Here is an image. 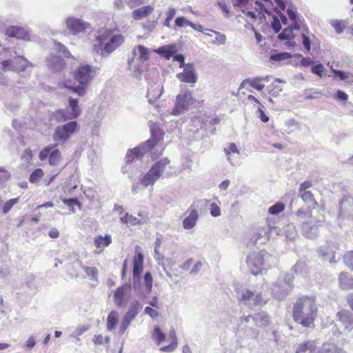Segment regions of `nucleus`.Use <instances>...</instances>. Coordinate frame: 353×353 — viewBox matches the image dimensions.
Segmentation results:
<instances>
[{
    "instance_id": "obj_39",
    "label": "nucleus",
    "mask_w": 353,
    "mask_h": 353,
    "mask_svg": "<svg viewBox=\"0 0 353 353\" xmlns=\"http://www.w3.org/2000/svg\"><path fill=\"white\" fill-rule=\"evenodd\" d=\"M288 17L292 21V25H293L294 29H300V20L297 17L296 9L292 7H290L287 10Z\"/></svg>"
},
{
    "instance_id": "obj_3",
    "label": "nucleus",
    "mask_w": 353,
    "mask_h": 353,
    "mask_svg": "<svg viewBox=\"0 0 353 353\" xmlns=\"http://www.w3.org/2000/svg\"><path fill=\"white\" fill-rule=\"evenodd\" d=\"M268 286L262 284L259 286L249 289H237L238 299L245 305L252 307L255 306H263L269 300V294L266 292Z\"/></svg>"
},
{
    "instance_id": "obj_2",
    "label": "nucleus",
    "mask_w": 353,
    "mask_h": 353,
    "mask_svg": "<svg viewBox=\"0 0 353 353\" xmlns=\"http://www.w3.org/2000/svg\"><path fill=\"white\" fill-rule=\"evenodd\" d=\"M98 68L88 64H81L74 71V79L79 85H71L70 81H64L60 85L72 90L79 96L86 93L87 88L97 74Z\"/></svg>"
},
{
    "instance_id": "obj_22",
    "label": "nucleus",
    "mask_w": 353,
    "mask_h": 353,
    "mask_svg": "<svg viewBox=\"0 0 353 353\" xmlns=\"http://www.w3.org/2000/svg\"><path fill=\"white\" fill-rule=\"evenodd\" d=\"M336 319L341 323L345 331H352L353 316L350 312L347 310H341L338 312L336 314Z\"/></svg>"
},
{
    "instance_id": "obj_49",
    "label": "nucleus",
    "mask_w": 353,
    "mask_h": 353,
    "mask_svg": "<svg viewBox=\"0 0 353 353\" xmlns=\"http://www.w3.org/2000/svg\"><path fill=\"white\" fill-rule=\"evenodd\" d=\"M225 155L234 154L236 157H240V152L236 144L232 143L223 149Z\"/></svg>"
},
{
    "instance_id": "obj_43",
    "label": "nucleus",
    "mask_w": 353,
    "mask_h": 353,
    "mask_svg": "<svg viewBox=\"0 0 353 353\" xmlns=\"http://www.w3.org/2000/svg\"><path fill=\"white\" fill-rule=\"evenodd\" d=\"M293 25H290L288 27L284 28L282 32L278 35L280 40H290L294 39V35L293 33L294 30Z\"/></svg>"
},
{
    "instance_id": "obj_37",
    "label": "nucleus",
    "mask_w": 353,
    "mask_h": 353,
    "mask_svg": "<svg viewBox=\"0 0 353 353\" xmlns=\"http://www.w3.org/2000/svg\"><path fill=\"white\" fill-rule=\"evenodd\" d=\"M348 23L349 22L347 19H332L330 21V26L334 29L335 32L338 34H340L343 32L344 29L347 27Z\"/></svg>"
},
{
    "instance_id": "obj_46",
    "label": "nucleus",
    "mask_w": 353,
    "mask_h": 353,
    "mask_svg": "<svg viewBox=\"0 0 353 353\" xmlns=\"http://www.w3.org/2000/svg\"><path fill=\"white\" fill-rule=\"evenodd\" d=\"M211 32L214 33L216 35L215 39L212 41V44L214 45H223L225 44L226 42V36L223 34H221L219 32L213 30H208Z\"/></svg>"
},
{
    "instance_id": "obj_29",
    "label": "nucleus",
    "mask_w": 353,
    "mask_h": 353,
    "mask_svg": "<svg viewBox=\"0 0 353 353\" xmlns=\"http://www.w3.org/2000/svg\"><path fill=\"white\" fill-rule=\"evenodd\" d=\"M163 92V87L161 85H154L148 88L147 97L148 102L154 103L155 100L159 99Z\"/></svg>"
},
{
    "instance_id": "obj_42",
    "label": "nucleus",
    "mask_w": 353,
    "mask_h": 353,
    "mask_svg": "<svg viewBox=\"0 0 353 353\" xmlns=\"http://www.w3.org/2000/svg\"><path fill=\"white\" fill-rule=\"evenodd\" d=\"M78 100L77 99H73L70 97L68 99V108L70 110V112L77 118L81 114V109L78 105Z\"/></svg>"
},
{
    "instance_id": "obj_16",
    "label": "nucleus",
    "mask_w": 353,
    "mask_h": 353,
    "mask_svg": "<svg viewBox=\"0 0 353 353\" xmlns=\"http://www.w3.org/2000/svg\"><path fill=\"white\" fill-rule=\"evenodd\" d=\"M132 285L125 283L117 289L114 294V301L117 306L125 305L131 296Z\"/></svg>"
},
{
    "instance_id": "obj_7",
    "label": "nucleus",
    "mask_w": 353,
    "mask_h": 353,
    "mask_svg": "<svg viewBox=\"0 0 353 353\" xmlns=\"http://www.w3.org/2000/svg\"><path fill=\"white\" fill-rule=\"evenodd\" d=\"M297 221L301 224V232L308 239H314L317 236L318 228L314 224L311 210L301 208L295 214Z\"/></svg>"
},
{
    "instance_id": "obj_19",
    "label": "nucleus",
    "mask_w": 353,
    "mask_h": 353,
    "mask_svg": "<svg viewBox=\"0 0 353 353\" xmlns=\"http://www.w3.org/2000/svg\"><path fill=\"white\" fill-rule=\"evenodd\" d=\"M338 246L336 244L326 243L319 248V253L324 260L327 261L330 263H335V252Z\"/></svg>"
},
{
    "instance_id": "obj_47",
    "label": "nucleus",
    "mask_w": 353,
    "mask_h": 353,
    "mask_svg": "<svg viewBox=\"0 0 353 353\" xmlns=\"http://www.w3.org/2000/svg\"><path fill=\"white\" fill-rule=\"evenodd\" d=\"M156 52L158 54L164 56L167 59H170L174 54L172 48L168 46L160 47L156 50Z\"/></svg>"
},
{
    "instance_id": "obj_40",
    "label": "nucleus",
    "mask_w": 353,
    "mask_h": 353,
    "mask_svg": "<svg viewBox=\"0 0 353 353\" xmlns=\"http://www.w3.org/2000/svg\"><path fill=\"white\" fill-rule=\"evenodd\" d=\"M118 312L116 311H112L109 314L107 318L106 328L108 331H112L116 327L118 323Z\"/></svg>"
},
{
    "instance_id": "obj_4",
    "label": "nucleus",
    "mask_w": 353,
    "mask_h": 353,
    "mask_svg": "<svg viewBox=\"0 0 353 353\" xmlns=\"http://www.w3.org/2000/svg\"><path fill=\"white\" fill-rule=\"evenodd\" d=\"M151 139L142 143L140 146L130 149L128 151L125 159L127 162H132L135 159L143 156L146 152L153 148L162 138L161 130L154 124H150Z\"/></svg>"
},
{
    "instance_id": "obj_31",
    "label": "nucleus",
    "mask_w": 353,
    "mask_h": 353,
    "mask_svg": "<svg viewBox=\"0 0 353 353\" xmlns=\"http://www.w3.org/2000/svg\"><path fill=\"white\" fill-rule=\"evenodd\" d=\"M331 70L334 74V75H333L334 79L336 80V79H337V78H339V79L340 81H344L346 83H353V73L350 72H343L341 70H335V69H333L332 67H331Z\"/></svg>"
},
{
    "instance_id": "obj_44",
    "label": "nucleus",
    "mask_w": 353,
    "mask_h": 353,
    "mask_svg": "<svg viewBox=\"0 0 353 353\" xmlns=\"http://www.w3.org/2000/svg\"><path fill=\"white\" fill-rule=\"evenodd\" d=\"M19 201V197L14 198L7 201L2 207V212L3 214H8L12 208L17 204Z\"/></svg>"
},
{
    "instance_id": "obj_13",
    "label": "nucleus",
    "mask_w": 353,
    "mask_h": 353,
    "mask_svg": "<svg viewBox=\"0 0 353 353\" xmlns=\"http://www.w3.org/2000/svg\"><path fill=\"white\" fill-rule=\"evenodd\" d=\"M77 125V121H70L62 125L57 126L53 134L54 141L65 143L74 133Z\"/></svg>"
},
{
    "instance_id": "obj_33",
    "label": "nucleus",
    "mask_w": 353,
    "mask_h": 353,
    "mask_svg": "<svg viewBox=\"0 0 353 353\" xmlns=\"http://www.w3.org/2000/svg\"><path fill=\"white\" fill-rule=\"evenodd\" d=\"M154 10L151 6H145L134 10L132 12V17L134 20H140L143 17L150 15Z\"/></svg>"
},
{
    "instance_id": "obj_14",
    "label": "nucleus",
    "mask_w": 353,
    "mask_h": 353,
    "mask_svg": "<svg viewBox=\"0 0 353 353\" xmlns=\"http://www.w3.org/2000/svg\"><path fill=\"white\" fill-rule=\"evenodd\" d=\"M142 307L143 305L137 300H134L130 303L128 310L125 314L119 327V334L120 335L124 334L131 322L137 316Z\"/></svg>"
},
{
    "instance_id": "obj_15",
    "label": "nucleus",
    "mask_w": 353,
    "mask_h": 353,
    "mask_svg": "<svg viewBox=\"0 0 353 353\" xmlns=\"http://www.w3.org/2000/svg\"><path fill=\"white\" fill-rule=\"evenodd\" d=\"M292 276L287 274L283 280L278 281L273 285L272 294L277 299H283L292 288Z\"/></svg>"
},
{
    "instance_id": "obj_45",
    "label": "nucleus",
    "mask_w": 353,
    "mask_h": 353,
    "mask_svg": "<svg viewBox=\"0 0 353 353\" xmlns=\"http://www.w3.org/2000/svg\"><path fill=\"white\" fill-rule=\"evenodd\" d=\"M97 43H94L92 46V52L97 54L106 57L108 56V53L104 50L105 49V43H100L98 41H96Z\"/></svg>"
},
{
    "instance_id": "obj_27",
    "label": "nucleus",
    "mask_w": 353,
    "mask_h": 353,
    "mask_svg": "<svg viewBox=\"0 0 353 353\" xmlns=\"http://www.w3.org/2000/svg\"><path fill=\"white\" fill-rule=\"evenodd\" d=\"M243 319L247 323H249L252 320L254 322L256 325L259 327L267 325L270 321L268 315L264 312H259L254 316H245Z\"/></svg>"
},
{
    "instance_id": "obj_1",
    "label": "nucleus",
    "mask_w": 353,
    "mask_h": 353,
    "mask_svg": "<svg viewBox=\"0 0 353 353\" xmlns=\"http://www.w3.org/2000/svg\"><path fill=\"white\" fill-rule=\"evenodd\" d=\"M318 314L315 296L299 297L293 307L294 320L305 327H312Z\"/></svg>"
},
{
    "instance_id": "obj_28",
    "label": "nucleus",
    "mask_w": 353,
    "mask_h": 353,
    "mask_svg": "<svg viewBox=\"0 0 353 353\" xmlns=\"http://www.w3.org/2000/svg\"><path fill=\"white\" fill-rule=\"evenodd\" d=\"M339 286L343 290L353 289V276L347 272H341L339 276Z\"/></svg>"
},
{
    "instance_id": "obj_20",
    "label": "nucleus",
    "mask_w": 353,
    "mask_h": 353,
    "mask_svg": "<svg viewBox=\"0 0 353 353\" xmlns=\"http://www.w3.org/2000/svg\"><path fill=\"white\" fill-rule=\"evenodd\" d=\"M143 255L139 252L133 259V285L134 288L137 283L139 282L141 274L143 272Z\"/></svg>"
},
{
    "instance_id": "obj_6",
    "label": "nucleus",
    "mask_w": 353,
    "mask_h": 353,
    "mask_svg": "<svg viewBox=\"0 0 353 353\" xmlns=\"http://www.w3.org/2000/svg\"><path fill=\"white\" fill-rule=\"evenodd\" d=\"M132 57L128 60L129 69L137 78H139L144 69L143 63L148 60L149 49L142 45L135 46L132 51Z\"/></svg>"
},
{
    "instance_id": "obj_12",
    "label": "nucleus",
    "mask_w": 353,
    "mask_h": 353,
    "mask_svg": "<svg viewBox=\"0 0 353 353\" xmlns=\"http://www.w3.org/2000/svg\"><path fill=\"white\" fill-rule=\"evenodd\" d=\"M28 64L29 62L28 60L21 56H17L14 59H10L1 61L0 63V84L3 83V80L2 79V72L24 71Z\"/></svg>"
},
{
    "instance_id": "obj_54",
    "label": "nucleus",
    "mask_w": 353,
    "mask_h": 353,
    "mask_svg": "<svg viewBox=\"0 0 353 353\" xmlns=\"http://www.w3.org/2000/svg\"><path fill=\"white\" fill-rule=\"evenodd\" d=\"M152 283L153 279L152 274L149 272H147L144 275V283L145 285V290L148 293H150L152 290Z\"/></svg>"
},
{
    "instance_id": "obj_11",
    "label": "nucleus",
    "mask_w": 353,
    "mask_h": 353,
    "mask_svg": "<svg viewBox=\"0 0 353 353\" xmlns=\"http://www.w3.org/2000/svg\"><path fill=\"white\" fill-rule=\"evenodd\" d=\"M281 232L280 228L274 225H271L268 219L267 223L259 227L252 234L251 240L259 244H264L270 236L279 235Z\"/></svg>"
},
{
    "instance_id": "obj_34",
    "label": "nucleus",
    "mask_w": 353,
    "mask_h": 353,
    "mask_svg": "<svg viewBox=\"0 0 353 353\" xmlns=\"http://www.w3.org/2000/svg\"><path fill=\"white\" fill-rule=\"evenodd\" d=\"M261 79L259 77L254 79H246L242 81L240 85L239 89L245 88L247 85H249L252 88L261 91L265 88V85L261 83Z\"/></svg>"
},
{
    "instance_id": "obj_53",
    "label": "nucleus",
    "mask_w": 353,
    "mask_h": 353,
    "mask_svg": "<svg viewBox=\"0 0 353 353\" xmlns=\"http://www.w3.org/2000/svg\"><path fill=\"white\" fill-rule=\"evenodd\" d=\"M43 176V172L41 169L37 168L34 170L30 176V181L32 183H37Z\"/></svg>"
},
{
    "instance_id": "obj_26",
    "label": "nucleus",
    "mask_w": 353,
    "mask_h": 353,
    "mask_svg": "<svg viewBox=\"0 0 353 353\" xmlns=\"http://www.w3.org/2000/svg\"><path fill=\"white\" fill-rule=\"evenodd\" d=\"M339 216L353 220V198H345L340 203Z\"/></svg>"
},
{
    "instance_id": "obj_63",
    "label": "nucleus",
    "mask_w": 353,
    "mask_h": 353,
    "mask_svg": "<svg viewBox=\"0 0 353 353\" xmlns=\"http://www.w3.org/2000/svg\"><path fill=\"white\" fill-rule=\"evenodd\" d=\"M210 214L214 217H217L221 215V209L218 204L213 202L210 204Z\"/></svg>"
},
{
    "instance_id": "obj_8",
    "label": "nucleus",
    "mask_w": 353,
    "mask_h": 353,
    "mask_svg": "<svg viewBox=\"0 0 353 353\" xmlns=\"http://www.w3.org/2000/svg\"><path fill=\"white\" fill-rule=\"evenodd\" d=\"M168 158H163L154 163L150 169L140 177V183L144 187L153 185L160 179L165 168L170 164Z\"/></svg>"
},
{
    "instance_id": "obj_57",
    "label": "nucleus",
    "mask_w": 353,
    "mask_h": 353,
    "mask_svg": "<svg viewBox=\"0 0 353 353\" xmlns=\"http://www.w3.org/2000/svg\"><path fill=\"white\" fill-rule=\"evenodd\" d=\"M152 338L158 344H160L165 339V335L159 327H155L152 334Z\"/></svg>"
},
{
    "instance_id": "obj_32",
    "label": "nucleus",
    "mask_w": 353,
    "mask_h": 353,
    "mask_svg": "<svg viewBox=\"0 0 353 353\" xmlns=\"http://www.w3.org/2000/svg\"><path fill=\"white\" fill-rule=\"evenodd\" d=\"M48 62V66L54 72L61 71L65 65L64 60L59 56H52Z\"/></svg>"
},
{
    "instance_id": "obj_55",
    "label": "nucleus",
    "mask_w": 353,
    "mask_h": 353,
    "mask_svg": "<svg viewBox=\"0 0 353 353\" xmlns=\"http://www.w3.org/2000/svg\"><path fill=\"white\" fill-rule=\"evenodd\" d=\"M63 203L67 205L70 208V210L72 213H74L75 210H74V205H78L80 208V203L77 199H62Z\"/></svg>"
},
{
    "instance_id": "obj_61",
    "label": "nucleus",
    "mask_w": 353,
    "mask_h": 353,
    "mask_svg": "<svg viewBox=\"0 0 353 353\" xmlns=\"http://www.w3.org/2000/svg\"><path fill=\"white\" fill-rule=\"evenodd\" d=\"M344 262L349 268L353 270V251L348 252L345 254Z\"/></svg>"
},
{
    "instance_id": "obj_17",
    "label": "nucleus",
    "mask_w": 353,
    "mask_h": 353,
    "mask_svg": "<svg viewBox=\"0 0 353 353\" xmlns=\"http://www.w3.org/2000/svg\"><path fill=\"white\" fill-rule=\"evenodd\" d=\"M66 28L74 34L83 32L90 28V24L81 19L70 17L65 19Z\"/></svg>"
},
{
    "instance_id": "obj_64",
    "label": "nucleus",
    "mask_w": 353,
    "mask_h": 353,
    "mask_svg": "<svg viewBox=\"0 0 353 353\" xmlns=\"http://www.w3.org/2000/svg\"><path fill=\"white\" fill-rule=\"evenodd\" d=\"M312 72L318 75L319 77H322L324 74V67L321 63H319L312 66Z\"/></svg>"
},
{
    "instance_id": "obj_5",
    "label": "nucleus",
    "mask_w": 353,
    "mask_h": 353,
    "mask_svg": "<svg viewBox=\"0 0 353 353\" xmlns=\"http://www.w3.org/2000/svg\"><path fill=\"white\" fill-rule=\"evenodd\" d=\"M273 261V257L264 250L254 251L249 254L246 263L252 274L258 275L266 270Z\"/></svg>"
},
{
    "instance_id": "obj_51",
    "label": "nucleus",
    "mask_w": 353,
    "mask_h": 353,
    "mask_svg": "<svg viewBox=\"0 0 353 353\" xmlns=\"http://www.w3.org/2000/svg\"><path fill=\"white\" fill-rule=\"evenodd\" d=\"M60 159V152L57 149L51 150L49 154V163L52 165H55L58 163Z\"/></svg>"
},
{
    "instance_id": "obj_56",
    "label": "nucleus",
    "mask_w": 353,
    "mask_h": 353,
    "mask_svg": "<svg viewBox=\"0 0 353 353\" xmlns=\"http://www.w3.org/2000/svg\"><path fill=\"white\" fill-rule=\"evenodd\" d=\"M292 270L296 273L303 275L306 273V265L303 261H298L292 268Z\"/></svg>"
},
{
    "instance_id": "obj_48",
    "label": "nucleus",
    "mask_w": 353,
    "mask_h": 353,
    "mask_svg": "<svg viewBox=\"0 0 353 353\" xmlns=\"http://www.w3.org/2000/svg\"><path fill=\"white\" fill-rule=\"evenodd\" d=\"M83 270L86 275L92 280H97L98 276V270L95 267L82 266Z\"/></svg>"
},
{
    "instance_id": "obj_58",
    "label": "nucleus",
    "mask_w": 353,
    "mask_h": 353,
    "mask_svg": "<svg viewBox=\"0 0 353 353\" xmlns=\"http://www.w3.org/2000/svg\"><path fill=\"white\" fill-rule=\"evenodd\" d=\"M176 346H177L176 337L174 332H173V340H172V343L169 345L162 347L160 350L162 352H171L176 348Z\"/></svg>"
},
{
    "instance_id": "obj_21",
    "label": "nucleus",
    "mask_w": 353,
    "mask_h": 353,
    "mask_svg": "<svg viewBox=\"0 0 353 353\" xmlns=\"http://www.w3.org/2000/svg\"><path fill=\"white\" fill-rule=\"evenodd\" d=\"M6 34L9 37H14L19 39L30 40V36L29 31L21 27L12 26L6 28Z\"/></svg>"
},
{
    "instance_id": "obj_23",
    "label": "nucleus",
    "mask_w": 353,
    "mask_h": 353,
    "mask_svg": "<svg viewBox=\"0 0 353 353\" xmlns=\"http://www.w3.org/2000/svg\"><path fill=\"white\" fill-rule=\"evenodd\" d=\"M186 217L183 221V227L185 230H191L195 227L199 219L198 211L194 208H189L185 213Z\"/></svg>"
},
{
    "instance_id": "obj_25",
    "label": "nucleus",
    "mask_w": 353,
    "mask_h": 353,
    "mask_svg": "<svg viewBox=\"0 0 353 353\" xmlns=\"http://www.w3.org/2000/svg\"><path fill=\"white\" fill-rule=\"evenodd\" d=\"M138 216L139 217H136L127 212L124 214L123 216L120 217V221L122 223L134 226L137 225L145 223L148 220V218L147 216L142 215L141 213H139Z\"/></svg>"
},
{
    "instance_id": "obj_60",
    "label": "nucleus",
    "mask_w": 353,
    "mask_h": 353,
    "mask_svg": "<svg viewBox=\"0 0 353 353\" xmlns=\"http://www.w3.org/2000/svg\"><path fill=\"white\" fill-rule=\"evenodd\" d=\"M157 23H158V22L157 20L148 21L143 24V28L148 33H150L156 28V26H157Z\"/></svg>"
},
{
    "instance_id": "obj_35",
    "label": "nucleus",
    "mask_w": 353,
    "mask_h": 353,
    "mask_svg": "<svg viewBox=\"0 0 353 353\" xmlns=\"http://www.w3.org/2000/svg\"><path fill=\"white\" fill-rule=\"evenodd\" d=\"M296 353H317L315 341H307L299 345Z\"/></svg>"
},
{
    "instance_id": "obj_52",
    "label": "nucleus",
    "mask_w": 353,
    "mask_h": 353,
    "mask_svg": "<svg viewBox=\"0 0 353 353\" xmlns=\"http://www.w3.org/2000/svg\"><path fill=\"white\" fill-rule=\"evenodd\" d=\"M291 57V54L289 52H281L270 56V60L272 61H281L289 59Z\"/></svg>"
},
{
    "instance_id": "obj_9",
    "label": "nucleus",
    "mask_w": 353,
    "mask_h": 353,
    "mask_svg": "<svg viewBox=\"0 0 353 353\" xmlns=\"http://www.w3.org/2000/svg\"><path fill=\"white\" fill-rule=\"evenodd\" d=\"M124 41L125 37L123 34H113L111 30L100 32L95 38V41L105 43L104 50L108 55L121 46Z\"/></svg>"
},
{
    "instance_id": "obj_62",
    "label": "nucleus",
    "mask_w": 353,
    "mask_h": 353,
    "mask_svg": "<svg viewBox=\"0 0 353 353\" xmlns=\"http://www.w3.org/2000/svg\"><path fill=\"white\" fill-rule=\"evenodd\" d=\"M271 27H272V30L276 33H278L281 30V25L280 19L278 17L274 16L272 17Z\"/></svg>"
},
{
    "instance_id": "obj_30",
    "label": "nucleus",
    "mask_w": 353,
    "mask_h": 353,
    "mask_svg": "<svg viewBox=\"0 0 353 353\" xmlns=\"http://www.w3.org/2000/svg\"><path fill=\"white\" fill-rule=\"evenodd\" d=\"M54 117L56 120L59 122H65L66 121L77 119L68 107L65 109H59L55 111Z\"/></svg>"
},
{
    "instance_id": "obj_24",
    "label": "nucleus",
    "mask_w": 353,
    "mask_h": 353,
    "mask_svg": "<svg viewBox=\"0 0 353 353\" xmlns=\"http://www.w3.org/2000/svg\"><path fill=\"white\" fill-rule=\"evenodd\" d=\"M112 236L110 234L96 235L94 237V245L96 248L94 253L100 254L104 249L112 243Z\"/></svg>"
},
{
    "instance_id": "obj_18",
    "label": "nucleus",
    "mask_w": 353,
    "mask_h": 353,
    "mask_svg": "<svg viewBox=\"0 0 353 353\" xmlns=\"http://www.w3.org/2000/svg\"><path fill=\"white\" fill-rule=\"evenodd\" d=\"M183 68V71L176 74L177 79L181 82L194 84L197 81L198 78L194 65L188 63Z\"/></svg>"
},
{
    "instance_id": "obj_10",
    "label": "nucleus",
    "mask_w": 353,
    "mask_h": 353,
    "mask_svg": "<svg viewBox=\"0 0 353 353\" xmlns=\"http://www.w3.org/2000/svg\"><path fill=\"white\" fill-rule=\"evenodd\" d=\"M196 99L192 97V92L189 90H181L175 99L174 106L170 114L179 116L189 110L194 105Z\"/></svg>"
},
{
    "instance_id": "obj_41",
    "label": "nucleus",
    "mask_w": 353,
    "mask_h": 353,
    "mask_svg": "<svg viewBox=\"0 0 353 353\" xmlns=\"http://www.w3.org/2000/svg\"><path fill=\"white\" fill-rule=\"evenodd\" d=\"M301 197L303 201L307 204L308 208L307 210H310V208H315L317 205L316 201L314 200L313 194L310 191L302 192L301 194Z\"/></svg>"
},
{
    "instance_id": "obj_50",
    "label": "nucleus",
    "mask_w": 353,
    "mask_h": 353,
    "mask_svg": "<svg viewBox=\"0 0 353 353\" xmlns=\"http://www.w3.org/2000/svg\"><path fill=\"white\" fill-rule=\"evenodd\" d=\"M285 209V205L283 203H276L270 206L268 209V212L271 214L276 215L283 212Z\"/></svg>"
},
{
    "instance_id": "obj_59",
    "label": "nucleus",
    "mask_w": 353,
    "mask_h": 353,
    "mask_svg": "<svg viewBox=\"0 0 353 353\" xmlns=\"http://www.w3.org/2000/svg\"><path fill=\"white\" fill-rule=\"evenodd\" d=\"M54 46L56 50L58 52L62 53L65 57L69 58L71 57V54L68 50L66 47L61 44L60 42L54 41Z\"/></svg>"
},
{
    "instance_id": "obj_38",
    "label": "nucleus",
    "mask_w": 353,
    "mask_h": 353,
    "mask_svg": "<svg viewBox=\"0 0 353 353\" xmlns=\"http://www.w3.org/2000/svg\"><path fill=\"white\" fill-rule=\"evenodd\" d=\"M280 230L279 235H283L289 240H293L296 236V229L293 224H288Z\"/></svg>"
},
{
    "instance_id": "obj_36",
    "label": "nucleus",
    "mask_w": 353,
    "mask_h": 353,
    "mask_svg": "<svg viewBox=\"0 0 353 353\" xmlns=\"http://www.w3.org/2000/svg\"><path fill=\"white\" fill-rule=\"evenodd\" d=\"M317 353H345L334 343H324L317 350Z\"/></svg>"
}]
</instances>
